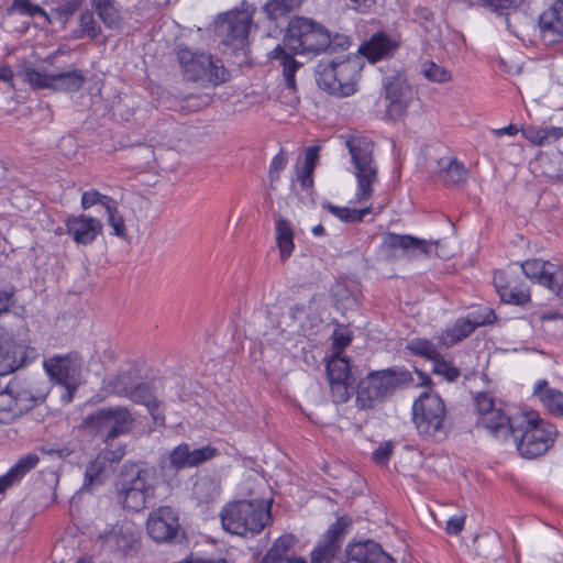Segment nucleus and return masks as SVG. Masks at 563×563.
Wrapping results in <instances>:
<instances>
[{"label": "nucleus", "instance_id": "f257e3e1", "mask_svg": "<svg viewBox=\"0 0 563 563\" xmlns=\"http://www.w3.org/2000/svg\"><path fill=\"white\" fill-rule=\"evenodd\" d=\"M330 31L320 22L306 16H292L287 25L283 45L278 44L268 53L271 60L283 68L285 85L296 90L295 75L302 64L286 49L299 55H319L329 48Z\"/></svg>", "mask_w": 563, "mask_h": 563}, {"label": "nucleus", "instance_id": "f03ea898", "mask_svg": "<svg viewBox=\"0 0 563 563\" xmlns=\"http://www.w3.org/2000/svg\"><path fill=\"white\" fill-rule=\"evenodd\" d=\"M157 484V472L154 466L125 462L114 483L117 500L123 509L141 511L155 498Z\"/></svg>", "mask_w": 563, "mask_h": 563}, {"label": "nucleus", "instance_id": "7ed1b4c3", "mask_svg": "<svg viewBox=\"0 0 563 563\" xmlns=\"http://www.w3.org/2000/svg\"><path fill=\"white\" fill-rule=\"evenodd\" d=\"M555 427L542 420L538 412L515 415V431L511 435L518 453L525 459L543 455L553 444Z\"/></svg>", "mask_w": 563, "mask_h": 563}, {"label": "nucleus", "instance_id": "20e7f679", "mask_svg": "<svg viewBox=\"0 0 563 563\" xmlns=\"http://www.w3.org/2000/svg\"><path fill=\"white\" fill-rule=\"evenodd\" d=\"M363 63L358 56L346 55L342 59H322L316 67V81L320 89L335 97H349L356 92Z\"/></svg>", "mask_w": 563, "mask_h": 563}, {"label": "nucleus", "instance_id": "39448f33", "mask_svg": "<svg viewBox=\"0 0 563 563\" xmlns=\"http://www.w3.org/2000/svg\"><path fill=\"white\" fill-rule=\"evenodd\" d=\"M412 380L411 373L399 367L371 371L357 384L355 405L361 410L373 409Z\"/></svg>", "mask_w": 563, "mask_h": 563}, {"label": "nucleus", "instance_id": "423d86ee", "mask_svg": "<svg viewBox=\"0 0 563 563\" xmlns=\"http://www.w3.org/2000/svg\"><path fill=\"white\" fill-rule=\"evenodd\" d=\"M220 517L227 532L254 537L272 521L271 505L263 500H238L227 504Z\"/></svg>", "mask_w": 563, "mask_h": 563}, {"label": "nucleus", "instance_id": "0eeeda50", "mask_svg": "<svg viewBox=\"0 0 563 563\" xmlns=\"http://www.w3.org/2000/svg\"><path fill=\"white\" fill-rule=\"evenodd\" d=\"M344 144L351 155V163L354 167L356 189L354 201L356 203L367 202L374 194V185L378 181V167L374 158V142L363 135H346Z\"/></svg>", "mask_w": 563, "mask_h": 563}, {"label": "nucleus", "instance_id": "6e6552de", "mask_svg": "<svg viewBox=\"0 0 563 563\" xmlns=\"http://www.w3.org/2000/svg\"><path fill=\"white\" fill-rule=\"evenodd\" d=\"M412 421L420 437L441 441L450 430L444 400L435 393H422L412 404Z\"/></svg>", "mask_w": 563, "mask_h": 563}, {"label": "nucleus", "instance_id": "1a4fd4ad", "mask_svg": "<svg viewBox=\"0 0 563 563\" xmlns=\"http://www.w3.org/2000/svg\"><path fill=\"white\" fill-rule=\"evenodd\" d=\"M135 419L131 411L123 406L100 408L85 417L80 428L96 438L102 440L106 445L121 435L129 434Z\"/></svg>", "mask_w": 563, "mask_h": 563}, {"label": "nucleus", "instance_id": "9d476101", "mask_svg": "<svg viewBox=\"0 0 563 563\" xmlns=\"http://www.w3.org/2000/svg\"><path fill=\"white\" fill-rule=\"evenodd\" d=\"M177 60L184 78L188 81H200L218 86L230 78V73L222 62L211 54L192 51L179 45L176 49Z\"/></svg>", "mask_w": 563, "mask_h": 563}, {"label": "nucleus", "instance_id": "9b49d317", "mask_svg": "<svg viewBox=\"0 0 563 563\" xmlns=\"http://www.w3.org/2000/svg\"><path fill=\"white\" fill-rule=\"evenodd\" d=\"M252 24L253 15L251 11L235 9L218 16L214 33L223 45L233 49H243L249 44Z\"/></svg>", "mask_w": 563, "mask_h": 563}, {"label": "nucleus", "instance_id": "f8f14e48", "mask_svg": "<svg viewBox=\"0 0 563 563\" xmlns=\"http://www.w3.org/2000/svg\"><path fill=\"white\" fill-rule=\"evenodd\" d=\"M478 424L498 440H508L515 431V415L510 416L498 407L488 393H479L475 397Z\"/></svg>", "mask_w": 563, "mask_h": 563}, {"label": "nucleus", "instance_id": "ddd939ff", "mask_svg": "<svg viewBox=\"0 0 563 563\" xmlns=\"http://www.w3.org/2000/svg\"><path fill=\"white\" fill-rule=\"evenodd\" d=\"M351 519L342 516L328 529L323 540L311 553V563H344L341 556V545ZM275 563H307L302 558H285Z\"/></svg>", "mask_w": 563, "mask_h": 563}, {"label": "nucleus", "instance_id": "4468645a", "mask_svg": "<svg viewBox=\"0 0 563 563\" xmlns=\"http://www.w3.org/2000/svg\"><path fill=\"white\" fill-rule=\"evenodd\" d=\"M84 357L76 351L65 355H53L43 362V367L51 380L65 387L77 389L82 382Z\"/></svg>", "mask_w": 563, "mask_h": 563}, {"label": "nucleus", "instance_id": "2eb2a0df", "mask_svg": "<svg viewBox=\"0 0 563 563\" xmlns=\"http://www.w3.org/2000/svg\"><path fill=\"white\" fill-rule=\"evenodd\" d=\"M97 542L103 551L126 556L137 549L136 527L130 521L117 522L99 533Z\"/></svg>", "mask_w": 563, "mask_h": 563}, {"label": "nucleus", "instance_id": "dca6fc26", "mask_svg": "<svg viewBox=\"0 0 563 563\" xmlns=\"http://www.w3.org/2000/svg\"><path fill=\"white\" fill-rule=\"evenodd\" d=\"M146 531L156 543H172L183 533L178 512L170 506L153 509L146 520Z\"/></svg>", "mask_w": 563, "mask_h": 563}, {"label": "nucleus", "instance_id": "f3484780", "mask_svg": "<svg viewBox=\"0 0 563 563\" xmlns=\"http://www.w3.org/2000/svg\"><path fill=\"white\" fill-rule=\"evenodd\" d=\"M325 372L333 402H346L353 383L350 360L339 352L328 361Z\"/></svg>", "mask_w": 563, "mask_h": 563}, {"label": "nucleus", "instance_id": "a211bd4d", "mask_svg": "<svg viewBox=\"0 0 563 563\" xmlns=\"http://www.w3.org/2000/svg\"><path fill=\"white\" fill-rule=\"evenodd\" d=\"M386 111L385 117L390 121L402 119L413 99V89L401 76L387 78L385 85Z\"/></svg>", "mask_w": 563, "mask_h": 563}, {"label": "nucleus", "instance_id": "6ab92c4d", "mask_svg": "<svg viewBox=\"0 0 563 563\" xmlns=\"http://www.w3.org/2000/svg\"><path fill=\"white\" fill-rule=\"evenodd\" d=\"M522 273L538 284L552 290L563 299V269L540 258L528 260L520 264Z\"/></svg>", "mask_w": 563, "mask_h": 563}, {"label": "nucleus", "instance_id": "aec40b11", "mask_svg": "<svg viewBox=\"0 0 563 563\" xmlns=\"http://www.w3.org/2000/svg\"><path fill=\"white\" fill-rule=\"evenodd\" d=\"M496 320V314L492 309H486L484 313L472 312L466 318H459L451 328L442 332L440 340L446 346H452L467 336L478 327L492 324Z\"/></svg>", "mask_w": 563, "mask_h": 563}, {"label": "nucleus", "instance_id": "412c9836", "mask_svg": "<svg viewBox=\"0 0 563 563\" xmlns=\"http://www.w3.org/2000/svg\"><path fill=\"white\" fill-rule=\"evenodd\" d=\"M438 242L427 241L409 234L387 233L383 238L382 250L388 258H396L398 251L410 254L430 255Z\"/></svg>", "mask_w": 563, "mask_h": 563}, {"label": "nucleus", "instance_id": "4be33fe9", "mask_svg": "<svg viewBox=\"0 0 563 563\" xmlns=\"http://www.w3.org/2000/svg\"><path fill=\"white\" fill-rule=\"evenodd\" d=\"M33 406L34 399L29 391H19L15 390V386L8 385L4 390L0 391V423L13 422Z\"/></svg>", "mask_w": 563, "mask_h": 563}, {"label": "nucleus", "instance_id": "5701e85b", "mask_svg": "<svg viewBox=\"0 0 563 563\" xmlns=\"http://www.w3.org/2000/svg\"><path fill=\"white\" fill-rule=\"evenodd\" d=\"M494 286L506 303L522 306L530 300L529 289L507 271H497L494 274Z\"/></svg>", "mask_w": 563, "mask_h": 563}, {"label": "nucleus", "instance_id": "b1692460", "mask_svg": "<svg viewBox=\"0 0 563 563\" xmlns=\"http://www.w3.org/2000/svg\"><path fill=\"white\" fill-rule=\"evenodd\" d=\"M66 232L80 245L92 244L102 233V222L93 217L85 214L71 216L65 221Z\"/></svg>", "mask_w": 563, "mask_h": 563}, {"label": "nucleus", "instance_id": "393cba45", "mask_svg": "<svg viewBox=\"0 0 563 563\" xmlns=\"http://www.w3.org/2000/svg\"><path fill=\"white\" fill-rule=\"evenodd\" d=\"M349 560L357 563H395V560L373 540L352 542L346 547Z\"/></svg>", "mask_w": 563, "mask_h": 563}, {"label": "nucleus", "instance_id": "a878e982", "mask_svg": "<svg viewBox=\"0 0 563 563\" xmlns=\"http://www.w3.org/2000/svg\"><path fill=\"white\" fill-rule=\"evenodd\" d=\"M539 37L544 45H555L563 42V20L551 5L538 19Z\"/></svg>", "mask_w": 563, "mask_h": 563}, {"label": "nucleus", "instance_id": "bb28decb", "mask_svg": "<svg viewBox=\"0 0 563 563\" xmlns=\"http://www.w3.org/2000/svg\"><path fill=\"white\" fill-rule=\"evenodd\" d=\"M23 346L12 338L0 335V375L13 373L23 364Z\"/></svg>", "mask_w": 563, "mask_h": 563}, {"label": "nucleus", "instance_id": "cd10ccee", "mask_svg": "<svg viewBox=\"0 0 563 563\" xmlns=\"http://www.w3.org/2000/svg\"><path fill=\"white\" fill-rule=\"evenodd\" d=\"M396 48L397 43L394 42L388 35L377 33L373 35L367 42L363 43L360 46L358 52L369 62L375 63L393 55Z\"/></svg>", "mask_w": 563, "mask_h": 563}, {"label": "nucleus", "instance_id": "c85d7f7f", "mask_svg": "<svg viewBox=\"0 0 563 563\" xmlns=\"http://www.w3.org/2000/svg\"><path fill=\"white\" fill-rule=\"evenodd\" d=\"M40 457L35 453H27L2 476H0V494L4 493L13 484L20 482L31 470L36 467Z\"/></svg>", "mask_w": 563, "mask_h": 563}, {"label": "nucleus", "instance_id": "c756f323", "mask_svg": "<svg viewBox=\"0 0 563 563\" xmlns=\"http://www.w3.org/2000/svg\"><path fill=\"white\" fill-rule=\"evenodd\" d=\"M533 395L539 398L547 410L555 416L563 417V393L549 386L545 379L539 380L533 388Z\"/></svg>", "mask_w": 563, "mask_h": 563}, {"label": "nucleus", "instance_id": "7c9ffc66", "mask_svg": "<svg viewBox=\"0 0 563 563\" xmlns=\"http://www.w3.org/2000/svg\"><path fill=\"white\" fill-rule=\"evenodd\" d=\"M439 167L440 177L449 187L460 186L467 179V169L463 163L459 162L456 158H441L439 161Z\"/></svg>", "mask_w": 563, "mask_h": 563}, {"label": "nucleus", "instance_id": "2f4dec72", "mask_svg": "<svg viewBox=\"0 0 563 563\" xmlns=\"http://www.w3.org/2000/svg\"><path fill=\"white\" fill-rule=\"evenodd\" d=\"M276 227V244L279 250L280 261H287L294 252V229L290 221L284 217H279L275 223Z\"/></svg>", "mask_w": 563, "mask_h": 563}, {"label": "nucleus", "instance_id": "473e14b6", "mask_svg": "<svg viewBox=\"0 0 563 563\" xmlns=\"http://www.w3.org/2000/svg\"><path fill=\"white\" fill-rule=\"evenodd\" d=\"M86 82L84 73L79 69L53 74L52 90L76 92Z\"/></svg>", "mask_w": 563, "mask_h": 563}, {"label": "nucleus", "instance_id": "72a5a7b5", "mask_svg": "<svg viewBox=\"0 0 563 563\" xmlns=\"http://www.w3.org/2000/svg\"><path fill=\"white\" fill-rule=\"evenodd\" d=\"M91 8L108 29L121 25L122 14L114 0H91Z\"/></svg>", "mask_w": 563, "mask_h": 563}, {"label": "nucleus", "instance_id": "f704fd0d", "mask_svg": "<svg viewBox=\"0 0 563 563\" xmlns=\"http://www.w3.org/2000/svg\"><path fill=\"white\" fill-rule=\"evenodd\" d=\"M93 10H85L79 14L78 24L71 31V38L96 40L102 33L101 25L93 15Z\"/></svg>", "mask_w": 563, "mask_h": 563}, {"label": "nucleus", "instance_id": "c9c22d12", "mask_svg": "<svg viewBox=\"0 0 563 563\" xmlns=\"http://www.w3.org/2000/svg\"><path fill=\"white\" fill-rule=\"evenodd\" d=\"M323 208L327 209L331 214L346 223L362 222L365 216L372 213L373 211V208L371 206L362 209H355L349 207H338L330 202L324 203Z\"/></svg>", "mask_w": 563, "mask_h": 563}, {"label": "nucleus", "instance_id": "e433bc0d", "mask_svg": "<svg viewBox=\"0 0 563 563\" xmlns=\"http://www.w3.org/2000/svg\"><path fill=\"white\" fill-rule=\"evenodd\" d=\"M295 544V538L291 534H284L279 537L267 551L265 555V563L276 562L285 558H290L289 550Z\"/></svg>", "mask_w": 563, "mask_h": 563}, {"label": "nucleus", "instance_id": "4c0bfd02", "mask_svg": "<svg viewBox=\"0 0 563 563\" xmlns=\"http://www.w3.org/2000/svg\"><path fill=\"white\" fill-rule=\"evenodd\" d=\"M302 0H268L264 5L267 16L276 21L300 7Z\"/></svg>", "mask_w": 563, "mask_h": 563}, {"label": "nucleus", "instance_id": "58836bf2", "mask_svg": "<svg viewBox=\"0 0 563 563\" xmlns=\"http://www.w3.org/2000/svg\"><path fill=\"white\" fill-rule=\"evenodd\" d=\"M9 11L31 18L40 15L45 22H52L49 14L41 5L34 4L30 0H13Z\"/></svg>", "mask_w": 563, "mask_h": 563}, {"label": "nucleus", "instance_id": "ea45409f", "mask_svg": "<svg viewBox=\"0 0 563 563\" xmlns=\"http://www.w3.org/2000/svg\"><path fill=\"white\" fill-rule=\"evenodd\" d=\"M123 395L134 404L148 406L156 397L152 387L146 383H141L133 388H125Z\"/></svg>", "mask_w": 563, "mask_h": 563}, {"label": "nucleus", "instance_id": "a19ab883", "mask_svg": "<svg viewBox=\"0 0 563 563\" xmlns=\"http://www.w3.org/2000/svg\"><path fill=\"white\" fill-rule=\"evenodd\" d=\"M106 470V463L99 456L91 461L85 471V478L82 488L89 489L93 485H99L103 482L102 473Z\"/></svg>", "mask_w": 563, "mask_h": 563}, {"label": "nucleus", "instance_id": "79ce46f5", "mask_svg": "<svg viewBox=\"0 0 563 563\" xmlns=\"http://www.w3.org/2000/svg\"><path fill=\"white\" fill-rule=\"evenodd\" d=\"M407 349L413 355L426 357L431 362L440 355L437 346L427 339H413L408 343Z\"/></svg>", "mask_w": 563, "mask_h": 563}, {"label": "nucleus", "instance_id": "37998d69", "mask_svg": "<svg viewBox=\"0 0 563 563\" xmlns=\"http://www.w3.org/2000/svg\"><path fill=\"white\" fill-rule=\"evenodd\" d=\"M24 80L33 89H52L53 74H46L38 69L26 67L23 71Z\"/></svg>", "mask_w": 563, "mask_h": 563}, {"label": "nucleus", "instance_id": "c03bdc74", "mask_svg": "<svg viewBox=\"0 0 563 563\" xmlns=\"http://www.w3.org/2000/svg\"><path fill=\"white\" fill-rule=\"evenodd\" d=\"M422 75L429 80L438 84H444L451 80V73L441 65L432 60L424 62L421 66Z\"/></svg>", "mask_w": 563, "mask_h": 563}, {"label": "nucleus", "instance_id": "a18cd8bd", "mask_svg": "<svg viewBox=\"0 0 563 563\" xmlns=\"http://www.w3.org/2000/svg\"><path fill=\"white\" fill-rule=\"evenodd\" d=\"M169 464L175 471L191 467L190 464V448L187 443H180L169 453Z\"/></svg>", "mask_w": 563, "mask_h": 563}, {"label": "nucleus", "instance_id": "49530a36", "mask_svg": "<svg viewBox=\"0 0 563 563\" xmlns=\"http://www.w3.org/2000/svg\"><path fill=\"white\" fill-rule=\"evenodd\" d=\"M86 0H57L53 13L62 23H67Z\"/></svg>", "mask_w": 563, "mask_h": 563}, {"label": "nucleus", "instance_id": "de8ad7c7", "mask_svg": "<svg viewBox=\"0 0 563 563\" xmlns=\"http://www.w3.org/2000/svg\"><path fill=\"white\" fill-rule=\"evenodd\" d=\"M432 373L442 376L448 382H455L461 375V371L441 354L432 362Z\"/></svg>", "mask_w": 563, "mask_h": 563}, {"label": "nucleus", "instance_id": "09e8293b", "mask_svg": "<svg viewBox=\"0 0 563 563\" xmlns=\"http://www.w3.org/2000/svg\"><path fill=\"white\" fill-rule=\"evenodd\" d=\"M470 5H482L492 11L503 13L504 10L518 7L522 0H464Z\"/></svg>", "mask_w": 563, "mask_h": 563}, {"label": "nucleus", "instance_id": "8fccbe9b", "mask_svg": "<svg viewBox=\"0 0 563 563\" xmlns=\"http://www.w3.org/2000/svg\"><path fill=\"white\" fill-rule=\"evenodd\" d=\"M106 211L108 214V223L112 228V234L120 236V238H125L126 236L125 223H124L122 216L119 213L114 201L110 206H107Z\"/></svg>", "mask_w": 563, "mask_h": 563}, {"label": "nucleus", "instance_id": "3c124183", "mask_svg": "<svg viewBox=\"0 0 563 563\" xmlns=\"http://www.w3.org/2000/svg\"><path fill=\"white\" fill-rule=\"evenodd\" d=\"M113 202V199L100 194L98 190H89L85 191L81 196V207L82 209H89L96 203L102 205L106 209L107 206H110Z\"/></svg>", "mask_w": 563, "mask_h": 563}, {"label": "nucleus", "instance_id": "603ef678", "mask_svg": "<svg viewBox=\"0 0 563 563\" xmlns=\"http://www.w3.org/2000/svg\"><path fill=\"white\" fill-rule=\"evenodd\" d=\"M218 454V450L213 446L207 445L200 449L190 450V464L196 467L201 463L211 460Z\"/></svg>", "mask_w": 563, "mask_h": 563}, {"label": "nucleus", "instance_id": "864d4df0", "mask_svg": "<svg viewBox=\"0 0 563 563\" xmlns=\"http://www.w3.org/2000/svg\"><path fill=\"white\" fill-rule=\"evenodd\" d=\"M352 44L351 38L347 35L335 33L332 35L330 33V43L327 52L333 53L336 51L345 52L350 48Z\"/></svg>", "mask_w": 563, "mask_h": 563}, {"label": "nucleus", "instance_id": "5fc2aeb1", "mask_svg": "<svg viewBox=\"0 0 563 563\" xmlns=\"http://www.w3.org/2000/svg\"><path fill=\"white\" fill-rule=\"evenodd\" d=\"M393 449H394V445H393V442H390V441L385 442L384 444H380L372 453L373 461L377 464H386L391 456Z\"/></svg>", "mask_w": 563, "mask_h": 563}, {"label": "nucleus", "instance_id": "6e6d98bb", "mask_svg": "<svg viewBox=\"0 0 563 563\" xmlns=\"http://www.w3.org/2000/svg\"><path fill=\"white\" fill-rule=\"evenodd\" d=\"M522 136L537 146H543V126L529 125L521 130Z\"/></svg>", "mask_w": 563, "mask_h": 563}, {"label": "nucleus", "instance_id": "4d7b16f0", "mask_svg": "<svg viewBox=\"0 0 563 563\" xmlns=\"http://www.w3.org/2000/svg\"><path fill=\"white\" fill-rule=\"evenodd\" d=\"M110 445H107L106 449H103L98 456L103 460L104 463L107 462H119L122 460V457L125 454V446L119 445L114 449H110Z\"/></svg>", "mask_w": 563, "mask_h": 563}, {"label": "nucleus", "instance_id": "13d9d810", "mask_svg": "<svg viewBox=\"0 0 563 563\" xmlns=\"http://www.w3.org/2000/svg\"><path fill=\"white\" fill-rule=\"evenodd\" d=\"M146 409L156 424L162 427L165 426V415L162 401L155 398L148 406H146Z\"/></svg>", "mask_w": 563, "mask_h": 563}, {"label": "nucleus", "instance_id": "bf43d9fd", "mask_svg": "<svg viewBox=\"0 0 563 563\" xmlns=\"http://www.w3.org/2000/svg\"><path fill=\"white\" fill-rule=\"evenodd\" d=\"M287 165V158L284 155L283 151L276 154L269 166V178L272 181L278 179L279 172L283 170Z\"/></svg>", "mask_w": 563, "mask_h": 563}, {"label": "nucleus", "instance_id": "052dcab7", "mask_svg": "<svg viewBox=\"0 0 563 563\" xmlns=\"http://www.w3.org/2000/svg\"><path fill=\"white\" fill-rule=\"evenodd\" d=\"M465 515L451 517L446 521V533L451 536H457L464 528Z\"/></svg>", "mask_w": 563, "mask_h": 563}, {"label": "nucleus", "instance_id": "680f3d73", "mask_svg": "<svg viewBox=\"0 0 563 563\" xmlns=\"http://www.w3.org/2000/svg\"><path fill=\"white\" fill-rule=\"evenodd\" d=\"M563 136V129L560 126H543V146L558 141Z\"/></svg>", "mask_w": 563, "mask_h": 563}, {"label": "nucleus", "instance_id": "e2e57ef3", "mask_svg": "<svg viewBox=\"0 0 563 563\" xmlns=\"http://www.w3.org/2000/svg\"><path fill=\"white\" fill-rule=\"evenodd\" d=\"M14 290L2 289L0 290V316L8 312L13 305Z\"/></svg>", "mask_w": 563, "mask_h": 563}, {"label": "nucleus", "instance_id": "0e129e2a", "mask_svg": "<svg viewBox=\"0 0 563 563\" xmlns=\"http://www.w3.org/2000/svg\"><path fill=\"white\" fill-rule=\"evenodd\" d=\"M319 158V147L318 146H309L306 148L305 152V161L303 166L307 167V169H314L317 162Z\"/></svg>", "mask_w": 563, "mask_h": 563}, {"label": "nucleus", "instance_id": "69168bd1", "mask_svg": "<svg viewBox=\"0 0 563 563\" xmlns=\"http://www.w3.org/2000/svg\"><path fill=\"white\" fill-rule=\"evenodd\" d=\"M313 170L312 168L310 169H307L306 166H302L300 170H298V175H297V179L299 180V183L301 184V186L303 188H308L312 185L313 180H312V174H313Z\"/></svg>", "mask_w": 563, "mask_h": 563}, {"label": "nucleus", "instance_id": "338daca9", "mask_svg": "<svg viewBox=\"0 0 563 563\" xmlns=\"http://www.w3.org/2000/svg\"><path fill=\"white\" fill-rule=\"evenodd\" d=\"M351 343V338L345 333H334L333 346L338 350H343Z\"/></svg>", "mask_w": 563, "mask_h": 563}, {"label": "nucleus", "instance_id": "774afa93", "mask_svg": "<svg viewBox=\"0 0 563 563\" xmlns=\"http://www.w3.org/2000/svg\"><path fill=\"white\" fill-rule=\"evenodd\" d=\"M522 16V14L519 12V11H512V12H509L507 13L506 15V24H507V29L512 33L515 34L516 36L519 35L518 33V30L516 29V26L514 25V21H517L518 19H520Z\"/></svg>", "mask_w": 563, "mask_h": 563}]
</instances>
